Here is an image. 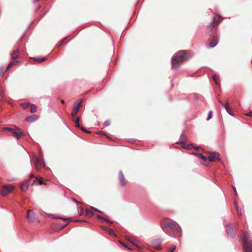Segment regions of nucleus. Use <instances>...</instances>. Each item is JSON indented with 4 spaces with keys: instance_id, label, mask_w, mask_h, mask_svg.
Wrapping results in <instances>:
<instances>
[{
    "instance_id": "nucleus-40",
    "label": "nucleus",
    "mask_w": 252,
    "mask_h": 252,
    "mask_svg": "<svg viewBox=\"0 0 252 252\" xmlns=\"http://www.w3.org/2000/svg\"><path fill=\"white\" fill-rule=\"evenodd\" d=\"M247 116L252 117V111H250L249 113L246 114Z\"/></svg>"
},
{
    "instance_id": "nucleus-8",
    "label": "nucleus",
    "mask_w": 252,
    "mask_h": 252,
    "mask_svg": "<svg viewBox=\"0 0 252 252\" xmlns=\"http://www.w3.org/2000/svg\"><path fill=\"white\" fill-rule=\"evenodd\" d=\"M220 103L224 107L226 112L231 116H233V114L231 113L230 110V107L229 105V103L227 102L225 104L222 103L220 100H219Z\"/></svg>"
},
{
    "instance_id": "nucleus-3",
    "label": "nucleus",
    "mask_w": 252,
    "mask_h": 252,
    "mask_svg": "<svg viewBox=\"0 0 252 252\" xmlns=\"http://www.w3.org/2000/svg\"><path fill=\"white\" fill-rule=\"evenodd\" d=\"M242 247L244 252H252V241L247 232H244L242 235Z\"/></svg>"
},
{
    "instance_id": "nucleus-5",
    "label": "nucleus",
    "mask_w": 252,
    "mask_h": 252,
    "mask_svg": "<svg viewBox=\"0 0 252 252\" xmlns=\"http://www.w3.org/2000/svg\"><path fill=\"white\" fill-rule=\"evenodd\" d=\"M161 241L158 239L155 240L152 242L153 247L157 250L161 249Z\"/></svg>"
},
{
    "instance_id": "nucleus-30",
    "label": "nucleus",
    "mask_w": 252,
    "mask_h": 252,
    "mask_svg": "<svg viewBox=\"0 0 252 252\" xmlns=\"http://www.w3.org/2000/svg\"><path fill=\"white\" fill-rule=\"evenodd\" d=\"M21 105L24 109H26L30 105V103H25L22 104Z\"/></svg>"
},
{
    "instance_id": "nucleus-26",
    "label": "nucleus",
    "mask_w": 252,
    "mask_h": 252,
    "mask_svg": "<svg viewBox=\"0 0 252 252\" xmlns=\"http://www.w3.org/2000/svg\"><path fill=\"white\" fill-rule=\"evenodd\" d=\"M213 80L215 81V83L217 85H218L219 84V81L218 79V77L216 75H214L213 76Z\"/></svg>"
},
{
    "instance_id": "nucleus-44",
    "label": "nucleus",
    "mask_w": 252,
    "mask_h": 252,
    "mask_svg": "<svg viewBox=\"0 0 252 252\" xmlns=\"http://www.w3.org/2000/svg\"><path fill=\"white\" fill-rule=\"evenodd\" d=\"M233 189L235 195L236 196L237 195V192H236L235 187H233Z\"/></svg>"
},
{
    "instance_id": "nucleus-18",
    "label": "nucleus",
    "mask_w": 252,
    "mask_h": 252,
    "mask_svg": "<svg viewBox=\"0 0 252 252\" xmlns=\"http://www.w3.org/2000/svg\"><path fill=\"white\" fill-rule=\"evenodd\" d=\"M127 239L128 240V241H129L130 242L133 244H135L137 242L136 239L135 237L131 236H127Z\"/></svg>"
},
{
    "instance_id": "nucleus-48",
    "label": "nucleus",
    "mask_w": 252,
    "mask_h": 252,
    "mask_svg": "<svg viewBox=\"0 0 252 252\" xmlns=\"http://www.w3.org/2000/svg\"><path fill=\"white\" fill-rule=\"evenodd\" d=\"M2 97V93L1 91H0V98Z\"/></svg>"
},
{
    "instance_id": "nucleus-31",
    "label": "nucleus",
    "mask_w": 252,
    "mask_h": 252,
    "mask_svg": "<svg viewBox=\"0 0 252 252\" xmlns=\"http://www.w3.org/2000/svg\"><path fill=\"white\" fill-rule=\"evenodd\" d=\"M185 148L188 149H191L194 148V146L192 144H188L186 147H185Z\"/></svg>"
},
{
    "instance_id": "nucleus-22",
    "label": "nucleus",
    "mask_w": 252,
    "mask_h": 252,
    "mask_svg": "<svg viewBox=\"0 0 252 252\" xmlns=\"http://www.w3.org/2000/svg\"><path fill=\"white\" fill-rule=\"evenodd\" d=\"M232 226L231 224H228L225 227V230L228 233L231 234Z\"/></svg>"
},
{
    "instance_id": "nucleus-50",
    "label": "nucleus",
    "mask_w": 252,
    "mask_h": 252,
    "mask_svg": "<svg viewBox=\"0 0 252 252\" xmlns=\"http://www.w3.org/2000/svg\"><path fill=\"white\" fill-rule=\"evenodd\" d=\"M30 176H31V178H33V177H34V175H33V174H32L30 175Z\"/></svg>"
},
{
    "instance_id": "nucleus-15",
    "label": "nucleus",
    "mask_w": 252,
    "mask_h": 252,
    "mask_svg": "<svg viewBox=\"0 0 252 252\" xmlns=\"http://www.w3.org/2000/svg\"><path fill=\"white\" fill-rule=\"evenodd\" d=\"M12 135L14 136L17 140L19 139V138L21 136L25 135L24 133L23 132H17V131H13L12 132Z\"/></svg>"
},
{
    "instance_id": "nucleus-12",
    "label": "nucleus",
    "mask_w": 252,
    "mask_h": 252,
    "mask_svg": "<svg viewBox=\"0 0 252 252\" xmlns=\"http://www.w3.org/2000/svg\"><path fill=\"white\" fill-rule=\"evenodd\" d=\"M119 179L121 186L124 187L126 185V182L125 181L124 176L121 171L119 172Z\"/></svg>"
},
{
    "instance_id": "nucleus-37",
    "label": "nucleus",
    "mask_w": 252,
    "mask_h": 252,
    "mask_svg": "<svg viewBox=\"0 0 252 252\" xmlns=\"http://www.w3.org/2000/svg\"><path fill=\"white\" fill-rule=\"evenodd\" d=\"M235 205L236 206V207H237V205L235 203ZM237 213H238V215H239V216H241L242 214H241V211H239V209H238V208H237Z\"/></svg>"
},
{
    "instance_id": "nucleus-43",
    "label": "nucleus",
    "mask_w": 252,
    "mask_h": 252,
    "mask_svg": "<svg viewBox=\"0 0 252 252\" xmlns=\"http://www.w3.org/2000/svg\"><path fill=\"white\" fill-rule=\"evenodd\" d=\"M194 97L196 99H199V97H200V95H198V94H194Z\"/></svg>"
},
{
    "instance_id": "nucleus-25",
    "label": "nucleus",
    "mask_w": 252,
    "mask_h": 252,
    "mask_svg": "<svg viewBox=\"0 0 252 252\" xmlns=\"http://www.w3.org/2000/svg\"><path fill=\"white\" fill-rule=\"evenodd\" d=\"M105 230L108 231V232L109 233V234H110L111 235H115L114 232L112 229H111L108 227H106Z\"/></svg>"
},
{
    "instance_id": "nucleus-19",
    "label": "nucleus",
    "mask_w": 252,
    "mask_h": 252,
    "mask_svg": "<svg viewBox=\"0 0 252 252\" xmlns=\"http://www.w3.org/2000/svg\"><path fill=\"white\" fill-rule=\"evenodd\" d=\"M33 59L38 63H42L46 60L45 58H33Z\"/></svg>"
},
{
    "instance_id": "nucleus-33",
    "label": "nucleus",
    "mask_w": 252,
    "mask_h": 252,
    "mask_svg": "<svg viewBox=\"0 0 252 252\" xmlns=\"http://www.w3.org/2000/svg\"><path fill=\"white\" fill-rule=\"evenodd\" d=\"M4 75L3 70L2 68H0V76H2Z\"/></svg>"
},
{
    "instance_id": "nucleus-39",
    "label": "nucleus",
    "mask_w": 252,
    "mask_h": 252,
    "mask_svg": "<svg viewBox=\"0 0 252 252\" xmlns=\"http://www.w3.org/2000/svg\"><path fill=\"white\" fill-rule=\"evenodd\" d=\"M8 181L9 182H13V181H16V179L15 178L8 179Z\"/></svg>"
},
{
    "instance_id": "nucleus-6",
    "label": "nucleus",
    "mask_w": 252,
    "mask_h": 252,
    "mask_svg": "<svg viewBox=\"0 0 252 252\" xmlns=\"http://www.w3.org/2000/svg\"><path fill=\"white\" fill-rule=\"evenodd\" d=\"M218 43V36L216 35L212 37L211 40L209 43V47L213 48L215 47Z\"/></svg>"
},
{
    "instance_id": "nucleus-45",
    "label": "nucleus",
    "mask_w": 252,
    "mask_h": 252,
    "mask_svg": "<svg viewBox=\"0 0 252 252\" xmlns=\"http://www.w3.org/2000/svg\"><path fill=\"white\" fill-rule=\"evenodd\" d=\"M181 138H185V135H184V134H182L181 135Z\"/></svg>"
},
{
    "instance_id": "nucleus-13",
    "label": "nucleus",
    "mask_w": 252,
    "mask_h": 252,
    "mask_svg": "<svg viewBox=\"0 0 252 252\" xmlns=\"http://www.w3.org/2000/svg\"><path fill=\"white\" fill-rule=\"evenodd\" d=\"M217 156H219V154L218 153L214 152L211 153L208 157L209 160L210 161H213Z\"/></svg>"
},
{
    "instance_id": "nucleus-20",
    "label": "nucleus",
    "mask_w": 252,
    "mask_h": 252,
    "mask_svg": "<svg viewBox=\"0 0 252 252\" xmlns=\"http://www.w3.org/2000/svg\"><path fill=\"white\" fill-rule=\"evenodd\" d=\"M36 180L34 181V183L36 185L42 184V180L37 177H35Z\"/></svg>"
},
{
    "instance_id": "nucleus-51",
    "label": "nucleus",
    "mask_w": 252,
    "mask_h": 252,
    "mask_svg": "<svg viewBox=\"0 0 252 252\" xmlns=\"http://www.w3.org/2000/svg\"><path fill=\"white\" fill-rule=\"evenodd\" d=\"M74 221H82V222H83H83H84V221H84V220H74Z\"/></svg>"
},
{
    "instance_id": "nucleus-46",
    "label": "nucleus",
    "mask_w": 252,
    "mask_h": 252,
    "mask_svg": "<svg viewBox=\"0 0 252 252\" xmlns=\"http://www.w3.org/2000/svg\"><path fill=\"white\" fill-rule=\"evenodd\" d=\"M103 220H104V221H107V222H110V220H108V219H105H105H104Z\"/></svg>"
},
{
    "instance_id": "nucleus-4",
    "label": "nucleus",
    "mask_w": 252,
    "mask_h": 252,
    "mask_svg": "<svg viewBox=\"0 0 252 252\" xmlns=\"http://www.w3.org/2000/svg\"><path fill=\"white\" fill-rule=\"evenodd\" d=\"M33 164L35 166L36 169L39 171L41 167L45 165L41 157H33Z\"/></svg>"
},
{
    "instance_id": "nucleus-42",
    "label": "nucleus",
    "mask_w": 252,
    "mask_h": 252,
    "mask_svg": "<svg viewBox=\"0 0 252 252\" xmlns=\"http://www.w3.org/2000/svg\"><path fill=\"white\" fill-rule=\"evenodd\" d=\"M97 218H98V219H102V220H103L104 219H105V218H104V217H102V216H99V215H98V216H97Z\"/></svg>"
},
{
    "instance_id": "nucleus-2",
    "label": "nucleus",
    "mask_w": 252,
    "mask_h": 252,
    "mask_svg": "<svg viewBox=\"0 0 252 252\" xmlns=\"http://www.w3.org/2000/svg\"><path fill=\"white\" fill-rule=\"evenodd\" d=\"M187 58L188 55L186 51L181 50L178 52L172 58V67L177 69Z\"/></svg>"
},
{
    "instance_id": "nucleus-9",
    "label": "nucleus",
    "mask_w": 252,
    "mask_h": 252,
    "mask_svg": "<svg viewBox=\"0 0 252 252\" xmlns=\"http://www.w3.org/2000/svg\"><path fill=\"white\" fill-rule=\"evenodd\" d=\"M35 217L34 213L31 210H28L27 219L29 221H32Z\"/></svg>"
},
{
    "instance_id": "nucleus-38",
    "label": "nucleus",
    "mask_w": 252,
    "mask_h": 252,
    "mask_svg": "<svg viewBox=\"0 0 252 252\" xmlns=\"http://www.w3.org/2000/svg\"><path fill=\"white\" fill-rule=\"evenodd\" d=\"M120 243H121V244H122L124 247H126V248H127L128 250H132V249L129 248H128V247H127V246L125 244H124V243H121V242H120Z\"/></svg>"
},
{
    "instance_id": "nucleus-21",
    "label": "nucleus",
    "mask_w": 252,
    "mask_h": 252,
    "mask_svg": "<svg viewBox=\"0 0 252 252\" xmlns=\"http://www.w3.org/2000/svg\"><path fill=\"white\" fill-rule=\"evenodd\" d=\"M86 215L89 217H92L94 215V212L89 210H86Z\"/></svg>"
},
{
    "instance_id": "nucleus-41",
    "label": "nucleus",
    "mask_w": 252,
    "mask_h": 252,
    "mask_svg": "<svg viewBox=\"0 0 252 252\" xmlns=\"http://www.w3.org/2000/svg\"><path fill=\"white\" fill-rule=\"evenodd\" d=\"M92 209L97 211V212H101L100 211H99L98 209L94 207H92Z\"/></svg>"
},
{
    "instance_id": "nucleus-14",
    "label": "nucleus",
    "mask_w": 252,
    "mask_h": 252,
    "mask_svg": "<svg viewBox=\"0 0 252 252\" xmlns=\"http://www.w3.org/2000/svg\"><path fill=\"white\" fill-rule=\"evenodd\" d=\"M10 190L9 188L6 186H3L1 191V193L2 196H5L10 192Z\"/></svg>"
},
{
    "instance_id": "nucleus-24",
    "label": "nucleus",
    "mask_w": 252,
    "mask_h": 252,
    "mask_svg": "<svg viewBox=\"0 0 252 252\" xmlns=\"http://www.w3.org/2000/svg\"><path fill=\"white\" fill-rule=\"evenodd\" d=\"M215 20V18H214L209 26V27L211 29H212L213 28L215 27L216 22Z\"/></svg>"
},
{
    "instance_id": "nucleus-28",
    "label": "nucleus",
    "mask_w": 252,
    "mask_h": 252,
    "mask_svg": "<svg viewBox=\"0 0 252 252\" xmlns=\"http://www.w3.org/2000/svg\"><path fill=\"white\" fill-rule=\"evenodd\" d=\"M213 113L212 111H209L208 114V117L207 118V120L208 121L210 120L212 117Z\"/></svg>"
},
{
    "instance_id": "nucleus-36",
    "label": "nucleus",
    "mask_w": 252,
    "mask_h": 252,
    "mask_svg": "<svg viewBox=\"0 0 252 252\" xmlns=\"http://www.w3.org/2000/svg\"><path fill=\"white\" fill-rule=\"evenodd\" d=\"M4 129H7L10 131H12V132L14 131L13 129L10 127H4Z\"/></svg>"
},
{
    "instance_id": "nucleus-49",
    "label": "nucleus",
    "mask_w": 252,
    "mask_h": 252,
    "mask_svg": "<svg viewBox=\"0 0 252 252\" xmlns=\"http://www.w3.org/2000/svg\"><path fill=\"white\" fill-rule=\"evenodd\" d=\"M99 133L101 134H105L102 131H100L99 132Z\"/></svg>"
},
{
    "instance_id": "nucleus-35",
    "label": "nucleus",
    "mask_w": 252,
    "mask_h": 252,
    "mask_svg": "<svg viewBox=\"0 0 252 252\" xmlns=\"http://www.w3.org/2000/svg\"><path fill=\"white\" fill-rule=\"evenodd\" d=\"M199 157L200 158H202L204 160L206 159V157H204L202 154H199Z\"/></svg>"
},
{
    "instance_id": "nucleus-32",
    "label": "nucleus",
    "mask_w": 252,
    "mask_h": 252,
    "mask_svg": "<svg viewBox=\"0 0 252 252\" xmlns=\"http://www.w3.org/2000/svg\"><path fill=\"white\" fill-rule=\"evenodd\" d=\"M104 126L106 127L110 125V122L109 121H106L104 123Z\"/></svg>"
},
{
    "instance_id": "nucleus-53",
    "label": "nucleus",
    "mask_w": 252,
    "mask_h": 252,
    "mask_svg": "<svg viewBox=\"0 0 252 252\" xmlns=\"http://www.w3.org/2000/svg\"><path fill=\"white\" fill-rule=\"evenodd\" d=\"M83 210H82L80 215H81L83 213Z\"/></svg>"
},
{
    "instance_id": "nucleus-16",
    "label": "nucleus",
    "mask_w": 252,
    "mask_h": 252,
    "mask_svg": "<svg viewBox=\"0 0 252 252\" xmlns=\"http://www.w3.org/2000/svg\"><path fill=\"white\" fill-rule=\"evenodd\" d=\"M37 119V117L36 115H32L26 118V120L29 122H33Z\"/></svg>"
},
{
    "instance_id": "nucleus-11",
    "label": "nucleus",
    "mask_w": 252,
    "mask_h": 252,
    "mask_svg": "<svg viewBox=\"0 0 252 252\" xmlns=\"http://www.w3.org/2000/svg\"><path fill=\"white\" fill-rule=\"evenodd\" d=\"M20 54V50L19 49H16L14 50L11 54V58L13 60L17 59Z\"/></svg>"
},
{
    "instance_id": "nucleus-23",
    "label": "nucleus",
    "mask_w": 252,
    "mask_h": 252,
    "mask_svg": "<svg viewBox=\"0 0 252 252\" xmlns=\"http://www.w3.org/2000/svg\"><path fill=\"white\" fill-rule=\"evenodd\" d=\"M37 108L35 105L32 104L31 107V112L32 113H34L36 111Z\"/></svg>"
},
{
    "instance_id": "nucleus-34",
    "label": "nucleus",
    "mask_w": 252,
    "mask_h": 252,
    "mask_svg": "<svg viewBox=\"0 0 252 252\" xmlns=\"http://www.w3.org/2000/svg\"><path fill=\"white\" fill-rule=\"evenodd\" d=\"M176 249V247L175 246H173L171 249L169 250V252H173Z\"/></svg>"
},
{
    "instance_id": "nucleus-10",
    "label": "nucleus",
    "mask_w": 252,
    "mask_h": 252,
    "mask_svg": "<svg viewBox=\"0 0 252 252\" xmlns=\"http://www.w3.org/2000/svg\"><path fill=\"white\" fill-rule=\"evenodd\" d=\"M21 63V62L19 61L11 62L8 64L7 68L6 69V70H8L9 68H10L14 65H18V66L20 65Z\"/></svg>"
},
{
    "instance_id": "nucleus-1",
    "label": "nucleus",
    "mask_w": 252,
    "mask_h": 252,
    "mask_svg": "<svg viewBox=\"0 0 252 252\" xmlns=\"http://www.w3.org/2000/svg\"><path fill=\"white\" fill-rule=\"evenodd\" d=\"M163 225L164 231L171 236H176L181 233V229L180 226L175 222L166 220L163 222Z\"/></svg>"
},
{
    "instance_id": "nucleus-29",
    "label": "nucleus",
    "mask_w": 252,
    "mask_h": 252,
    "mask_svg": "<svg viewBox=\"0 0 252 252\" xmlns=\"http://www.w3.org/2000/svg\"><path fill=\"white\" fill-rule=\"evenodd\" d=\"M79 128L81 129V130H82L83 132H85L86 133H91V132L90 131L87 130L84 127L80 126Z\"/></svg>"
},
{
    "instance_id": "nucleus-47",
    "label": "nucleus",
    "mask_w": 252,
    "mask_h": 252,
    "mask_svg": "<svg viewBox=\"0 0 252 252\" xmlns=\"http://www.w3.org/2000/svg\"><path fill=\"white\" fill-rule=\"evenodd\" d=\"M54 218H55V219H62V218L61 217H54Z\"/></svg>"
},
{
    "instance_id": "nucleus-17",
    "label": "nucleus",
    "mask_w": 252,
    "mask_h": 252,
    "mask_svg": "<svg viewBox=\"0 0 252 252\" xmlns=\"http://www.w3.org/2000/svg\"><path fill=\"white\" fill-rule=\"evenodd\" d=\"M29 187L28 182L22 184L20 186V189L22 191H26Z\"/></svg>"
},
{
    "instance_id": "nucleus-27",
    "label": "nucleus",
    "mask_w": 252,
    "mask_h": 252,
    "mask_svg": "<svg viewBox=\"0 0 252 252\" xmlns=\"http://www.w3.org/2000/svg\"><path fill=\"white\" fill-rule=\"evenodd\" d=\"M79 121H80V119L79 117H77L75 121V123L76 124V126L78 127H80V126L79 125Z\"/></svg>"
},
{
    "instance_id": "nucleus-52",
    "label": "nucleus",
    "mask_w": 252,
    "mask_h": 252,
    "mask_svg": "<svg viewBox=\"0 0 252 252\" xmlns=\"http://www.w3.org/2000/svg\"><path fill=\"white\" fill-rule=\"evenodd\" d=\"M61 102H62V103H63V104L64 103V100H62Z\"/></svg>"
},
{
    "instance_id": "nucleus-7",
    "label": "nucleus",
    "mask_w": 252,
    "mask_h": 252,
    "mask_svg": "<svg viewBox=\"0 0 252 252\" xmlns=\"http://www.w3.org/2000/svg\"><path fill=\"white\" fill-rule=\"evenodd\" d=\"M82 100H81L77 104H75L74 107L73 108V109L72 110V111L71 112V115L73 117H75L77 113L79 110V108L81 102H82Z\"/></svg>"
}]
</instances>
